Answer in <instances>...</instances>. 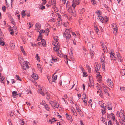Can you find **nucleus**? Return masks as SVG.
<instances>
[{
  "mask_svg": "<svg viewBox=\"0 0 125 125\" xmlns=\"http://www.w3.org/2000/svg\"><path fill=\"white\" fill-rule=\"evenodd\" d=\"M121 112H119L117 111V116L120 117L121 119H119V121L120 122L122 125H125V121L124 120L125 119V116L124 114V111L121 110Z\"/></svg>",
  "mask_w": 125,
  "mask_h": 125,
  "instance_id": "obj_1",
  "label": "nucleus"
},
{
  "mask_svg": "<svg viewBox=\"0 0 125 125\" xmlns=\"http://www.w3.org/2000/svg\"><path fill=\"white\" fill-rule=\"evenodd\" d=\"M65 32L63 34V36L64 37L66 38V41L68 42L69 41V39L71 37V35L69 33L71 32L72 30L71 29H65Z\"/></svg>",
  "mask_w": 125,
  "mask_h": 125,
  "instance_id": "obj_2",
  "label": "nucleus"
},
{
  "mask_svg": "<svg viewBox=\"0 0 125 125\" xmlns=\"http://www.w3.org/2000/svg\"><path fill=\"white\" fill-rule=\"evenodd\" d=\"M80 0H73L72 2V6L73 8H75L76 6L77 5L80 4Z\"/></svg>",
  "mask_w": 125,
  "mask_h": 125,
  "instance_id": "obj_3",
  "label": "nucleus"
},
{
  "mask_svg": "<svg viewBox=\"0 0 125 125\" xmlns=\"http://www.w3.org/2000/svg\"><path fill=\"white\" fill-rule=\"evenodd\" d=\"M107 83L108 85L111 88H112L113 87V83L112 82L110 79H108L107 80Z\"/></svg>",
  "mask_w": 125,
  "mask_h": 125,
  "instance_id": "obj_4",
  "label": "nucleus"
},
{
  "mask_svg": "<svg viewBox=\"0 0 125 125\" xmlns=\"http://www.w3.org/2000/svg\"><path fill=\"white\" fill-rule=\"evenodd\" d=\"M10 48L12 49H14L15 47V42L11 40L10 43Z\"/></svg>",
  "mask_w": 125,
  "mask_h": 125,
  "instance_id": "obj_5",
  "label": "nucleus"
},
{
  "mask_svg": "<svg viewBox=\"0 0 125 125\" xmlns=\"http://www.w3.org/2000/svg\"><path fill=\"white\" fill-rule=\"evenodd\" d=\"M94 67L95 69V70L96 71L99 73V72H98L99 70L101 69V67H98V65L97 63H95L94 65Z\"/></svg>",
  "mask_w": 125,
  "mask_h": 125,
  "instance_id": "obj_6",
  "label": "nucleus"
},
{
  "mask_svg": "<svg viewBox=\"0 0 125 125\" xmlns=\"http://www.w3.org/2000/svg\"><path fill=\"white\" fill-rule=\"evenodd\" d=\"M54 38V40L55 41V43L54 42H53V43H52V44L55 46H57L58 44V37H53Z\"/></svg>",
  "mask_w": 125,
  "mask_h": 125,
  "instance_id": "obj_7",
  "label": "nucleus"
},
{
  "mask_svg": "<svg viewBox=\"0 0 125 125\" xmlns=\"http://www.w3.org/2000/svg\"><path fill=\"white\" fill-rule=\"evenodd\" d=\"M35 25L36 27V31L37 32H39L40 29H41V25L39 23H36Z\"/></svg>",
  "mask_w": 125,
  "mask_h": 125,
  "instance_id": "obj_8",
  "label": "nucleus"
},
{
  "mask_svg": "<svg viewBox=\"0 0 125 125\" xmlns=\"http://www.w3.org/2000/svg\"><path fill=\"white\" fill-rule=\"evenodd\" d=\"M71 11H70L69 12L71 15V16L72 17L73 16L75 17L76 16V11L74 10H72L71 9Z\"/></svg>",
  "mask_w": 125,
  "mask_h": 125,
  "instance_id": "obj_9",
  "label": "nucleus"
},
{
  "mask_svg": "<svg viewBox=\"0 0 125 125\" xmlns=\"http://www.w3.org/2000/svg\"><path fill=\"white\" fill-rule=\"evenodd\" d=\"M108 109L109 110H111L112 108V104L110 103H108L107 104Z\"/></svg>",
  "mask_w": 125,
  "mask_h": 125,
  "instance_id": "obj_10",
  "label": "nucleus"
},
{
  "mask_svg": "<svg viewBox=\"0 0 125 125\" xmlns=\"http://www.w3.org/2000/svg\"><path fill=\"white\" fill-rule=\"evenodd\" d=\"M108 87H106L105 88H104L103 89L105 93L107 95L109 96V93H108Z\"/></svg>",
  "mask_w": 125,
  "mask_h": 125,
  "instance_id": "obj_11",
  "label": "nucleus"
},
{
  "mask_svg": "<svg viewBox=\"0 0 125 125\" xmlns=\"http://www.w3.org/2000/svg\"><path fill=\"white\" fill-rule=\"evenodd\" d=\"M31 76L35 80H37L38 79V76L36 74L33 73V74L31 75Z\"/></svg>",
  "mask_w": 125,
  "mask_h": 125,
  "instance_id": "obj_12",
  "label": "nucleus"
},
{
  "mask_svg": "<svg viewBox=\"0 0 125 125\" xmlns=\"http://www.w3.org/2000/svg\"><path fill=\"white\" fill-rule=\"evenodd\" d=\"M112 27L113 29H115L116 30H117V27L116 24L115 23H113L112 24Z\"/></svg>",
  "mask_w": 125,
  "mask_h": 125,
  "instance_id": "obj_13",
  "label": "nucleus"
},
{
  "mask_svg": "<svg viewBox=\"0 0 125 125\" xmlns=\"http://www.w3.org/2000/svg\"><path fill=\"white\" fill-rule=\"evenodd\" d=\"M98 16L99 17V20L102 23H103L104 22V19L102 16H99V15H98Z\"/></svg>",
  "mask_w": 125,
  "mask_h": 125,
  "instance_id": "obj_14",
  "label": "nucleus"
},
{
  "mask_svg": "<svg viewBox=\"0 0 125 125\" xmlns=\"http://www.w3.org/2000/svg\"><path fill=\"white\" fill-rule=\"evenodd\" d=\"M55 102L52 101H49V103L52 106L53 108H54V104Z\"/></svg>",
  "mask_w": 125,
  "mask_h": 125,
  "instance_id": "obj_15",
  "label": "nucleus"
},
{
  "mask_svg": "<svg viewBox=\"0 0 125 125\" xmlns=\"http://www.w3.org/2000/svg\"><path fill=\"white\" fill-rule=\"evenodd\" d=\"M12 95L14 97H16L18 95L16 91H14L12 92Z\"/></svg>",
  "mask_w": 125,
  "mask_h": 125,
  "instance_id": "obj_16",
  "label": "nucleus"
},
{
  "mask_svg": "<svg viewBox=\"0 0 125 125\" xmlns=\"http://www.w3.org/2000/svg\"><path fill=\"white\" fill-rule=\"evenodd\" d=\"M66 116L67 119L70 121H72V116L69 115L68 114L66 113Z\"/></svg>",
  "mask_w": 125,
  "mask_h": 125,
  "instance_id": "obj_17",
  "label": "nucleus"
},
{
  "mask_svg": "<svg viewBox=\"0 0 125 125\" xmlns=\"http://www.w3.org/2000/svg\"><path fill=\"white\" fill-rule=\"evenodd\" d=\"M88 83L89 86H91L92 87H93L94 86V84L93 81L89 80L88 82Z\"/></svg>",
  "mask_w": 125,
  "mask_h": 125,
  "instance_id": "obj_18",
  "label": "nucleus"
},
{
  "mask_svg": "<svg viewBox=\"0 0 125 125\" xmlns=\"http://www.w3.org/2000/svg\"><path fill=\"white\" fill-rule=\"evenodd\" d=\"M105 57L104 55H103L101 56V62H105Z\"/></svg>",
  "mask_w": 125,
  "mask_h": 125,
  "instance_id": "obj_19",
  "label": "nucleus"
},
{
  "mask_svg": "<svg viewBox=\"0 0 125 125\" xmlns=\"http://www.w3.org/2000/svg\"><path fill=\"white\" fill-rule=\"evenodd\" d=\"M85 10V9L83 8L82 9L79 10V12L80 13L83 14Z\"/></svg>",
  "mask_w": 125,
  "mask_h": 125,
  "instance_id": "obj_20",
  "label": "nucleus"
},
{
  "mask_svg": "<svg viewBox=\"0 0 125 125\" xmlns=\"http://www.w3.org/2000/svg\"><path fill=\"white\" fill-rule=\"evenodd\" d=\"M90 54L92 58H93L94 56V51L90 50Z\"/></svg>",
  "mask_w": 125,
  "mask_h": 125,
  "instance_id": "obj_21",
  "label": "nucleus"
},
{
  "mask_svg": "<svg viewBox=\"0 0 125 125\" xmlns=\"http://www.w3.org/2000/svg\"><path fill=\"white\" fill-rule=\"evenodd\" d=\"M41 42L43 46H45V45L46 44L45 41L44 39H42Z\"/></svg>",
  "mask_w": 125,
  "mask_h": 125,
  "instance_id": "obj_22",
  "label": "nucleus"
},
{
  "mask_svg": "<svg viewBox=\"0 0 125 125\" xmlns=\"http://www.w3.org/2000/svg\"><path fill=\"white\" fill-rule=\"evenodd\" d=\"M120 73L122 75L124 76L125 75V69H123L120 71Z\"/></svg>",
  "mask_w": 125,
  "mask_h": 125,
  "instance_id": "obj_23",
  "label": "nucleus"
},
{
  "mask_svg": "<svg viewBox=\"0 0 125 125\" xmlns=\"http://www.w3.org/2000/svg\"><path fill=\"white\" fill-rule=\"evenodd\" d=\"M110 53V57L111 59L115 60V56L113 55L114 54H113L112 53Z\"/></svg>",
  "mask_w": 125,
  "mask_h": 125,
  "instance_id": "obj_24",
  "label": "nucleus"
},
{
  "mask_svg": "<svg viewBox=\"0 0 125 125\" xmlns=\"http://www.w3.org/2000/svg\"><path fill=\"white\" fill-rule=\"evenodd\" d=\"M44 106L45 108L47 110V111H50V109L49 106H48L47 104H45L44 105Z\"/></svg>",
  "mask_w": 125,
  "mask_h": 125,
  "instance_id": "obj_25",
  "label": "nucleus"
},
{
  "mask_svg": "<svg viewBox=\"0 0 125 125\" xmlns=\"http://www.w3.org/2000/svg\"><path fill=\"white\" fill-rule=\"evenodd\" d=\"M55 1H54V0H52V8L54 9H55Z\"/></svg>",
  "mask_w": 125,
  "mask_h": 125,
  "instance_id": "obj_26",
  "label": "nucleus"
},
{
  "mask_svg": "<svg viewBox=\"0 0 125 125\" xmlns=\"http://www.w3.org/2000/svg\"><path fill=\"white\" fill-rule=\"evenodd\" d=\"M52 58L53 61H58V59L57 58L54 56H52Z\"/></svg>",
  "mask_w": 125,
  "mask_h": 125,
  "instance_id": "obj_27",
  "label": "nucleus"
},
{
  "mask_svg": "<svg viewBox=\"0 0 125 125\" xmlns=\"http://www.w3.org/2000/svg\"><path fill=\"white\" fill-rule=\"evenodd\" d=\"M56 52L57 53L58 55L60 57H61L62 56V54L60 50L58 51L57 52Z\"/></svg>",
  "mask_w": 125,
  "mask_h": 125,
  "instance_id": "obj_28",
  "label": "nucleus"
},
{
  "mask_svg": "<svg viewBox=\"0 0 125 125\" xmlns=\"http://www.w3.org/2000/svg\"><path fill=\"white\" fill-rule=\"evenodd\" d=\"M10 19L12 23L14 25H15V23L12 17H11L10 18Z\"/></svg>",
  "mask_w": 125,
  "mask_h": 125,
  "instance_id": "obj_29",
  "label": "nucleus"
},
{
  "mask_svg": "<svg viewBox=\"0 0 125 125\" xmlns=\"http://www.w3.org/2000/svg\"><path fill=\"white\" fill-rule=\"evenodd\" d=\"M21 13L22 17H24L27 15V14L25 13V12L24 10L22 11Z\"/></svg>",
  "mask_w": 125,
  "mask_h": 125,
  "instance_id": "obj_30",
  "label": "nucleus"
},
{
  "mask_svg": "<svg viewBox=\"0 0 125 125\" xmlns=\"http://www.w3.org/2000/svg\"><path fill=\"white\" fill-rule=\"evenodd\" d=\"M72 111L73 112V115L76 116H77V113H76V111H75V109L73 108V109L72 110Z\"/></svg>",
  "mask_w": 125,
  "mask_h": 125,
  "instance_id": "obj_31",
  "label": "nucleus"
},
{
  "mask_svg": "<svg viewBox=\"0 0 125 125\" xmlns=\"http://www.w3.org/2000/svg\"><path fill=\"white\" fill-rule=\"evenodd\" d=\"M39 92L40 94H41L42 95L44 96V95L45 94L42 91V89H40L39 90Z\"/></svg>",
  "mask_w": 125,
  "mask_h": 125,
  "instance_id": "obj_32",
  "label": "nucleus"
},
{
  "mask_svg": "<svg viewBox=\"0 0 125 125\" xmlns=\"http://www.w3.org/2000/svg\"><path fill=\"white\" fill-rule=\"evenodd\" d=\"M99 104L100 106L102 108H103L104 107V104L103 102L100 101L99 102Z\"/></svg>",
  "mask_w": 125,
  "mask_h": 125,
  "instance_id": "obj_33",
  "label": "nucleus"
},
{
  "mask_svg": "<svg viewBox=\"0 0 125 125\" xmlns=\"http://www.w3.org/2000/svg\"><path fill=\"white\" fill-rule=\"evenodd\" d=\"M87 68V69L88 70L89 73L91 72V68L88 65H86Z\"/></svg>",
  "mask_w": 125,
  "mask_h": 125,
  "instance_id": "obj_34",
  "label": "nucleus"
},
{
  "mask_svg": "<svg viewBox=\"0 0 125 125\" xmlns=\"http://www.w3.org/2000/svg\"><path fill=\"white\" fill-rule=\"evenodd\" d=\"M91 2L92 4L94 5H96V1L95 0H91Z\"/></svg>",
  "mask_w": 125,
  "mask_h": 125,
  "instance_id": "obj_35",
  "label": "nucleus"
},
{
  "mask_svg": "<svg viewBox=\"0 0 125 125\" xmlns=\"http://www.w3.org/2000/svg\"><path fill=\"white\" fill-rule=\"evenodd\" d=\"M24 65L25 67H26V68H28L29 66H28V64L27 63V61H25V64H23Z\"/></svg>",
  "mask_w": 125,
  "mask_h": 125,
  "instance_id": "obj_36",
  "label": "nucleus"
},
{
  "mask_svg": "<svg viewBox=\"0 0 125 125\" xmlns=\"http://www.w3.org/2000/svg\"><path fill=\"white\" fill-rule=\"evenodd\" d=\"M57 16L58 17V18L57 19V20L59 21H61V19L60 17L61 16L59 13H57Z\"/></svg>",
  "mask_w": 125,
  "mask_h": 125,
  "instance_id": "obj_37",
  "label": "nucleus"
},
{
  "mask_svg": "<svg viewBox=\"0 0 125 125\" xmlns=\"http://www.w3.org/2000/svg\"><path fill=\"white\" fill-rule=\"evenodd\" d=\"M82 100L83 101L85 105L86 106L87 104V101L86 100H85V99H83V98H82Z\"/></svg>",
  "mask_w": 125,
  "mask_h": 125,
  "instance_id": "obj_38",
  "label": "nucleus"
},
{
  "mask_svg": "<svg viewBox=\"0 0 125 125\" xmlns=\"http://www.w3.org/2000/svg\"><path fill=\"white\" fill-rule=\"evenodd\" d=\"M59 105L58 103H56L55 102V104H54V108L55 107L58 108L59 107Z\"/></svg>",
  "mask_w": 125,
  "mask_h": 125,
  "instance_id": "obj_39",
  "label": "nucleus"
},
{
  "mask_svg": "<svg viewBox=\"0 0 125 125\" xmlns=\"http://www.w3.org/2000/svg\"><path fill=\"white\" fill-rule=\"evenodd\" d=\"M78 114H79L80 116L81 117L83 116V112L81 110L78 111Z\"/></svg>",
  "mask_w": 125,
  "mask_h": 125,
  "instance_id": "obj_40",
  "label": "nucleus"
},
{
  "mask_svg": "<svg viewBox=\"0 0 125 125\" xmlns=\"http://www.w3.org/2000/svg\"><path fill=\"white\" fill-rule=\"evenodd\" d=\"M105 110L106 108L105 107L104 108H103V110H102V113L103 115L104 114L106 113Z\"/></svg>",
  "mask_w": 125,
  "mask_h": 125,
  "instance_id": "obj_41",
  "label": "nucleus"
},
{
  "mask_svg": "<svg viewBox=\"0 0 125 125\" xmlns=\"http://www.w3.org/2000/svg\"><path fill=\"white\" fill-rule=\"evenodd\" d=\"M35 58H37V60L39 61H40V58H39V57L38 56V54H36V56L35 57Z\"/></svg>",
  "mask_w": 125,
  "mask_h": 125,
  "instance_id": "obj_42",
  "label": "nucleus"
},
{
  "mask_svg": "<svg viewBox=\"0 0 125 125\" xmlns=\"http://www.w3.org/2000/svg\"><path fill=\"white\" fill-rule=\"evenodd\" d=\"M16 78L18 80H19L21 81V80L20 79V77L18 75H16Z\"/></svg>",
  "mask_w": 125,
  "mask_h": 125,
  "instance_id": "obj_43",
  "label": "nucleus"
},
{
  "mask_svg": "<svg viewBox=\"0 0 125 125\" xmlns=\"http://www.w3.org/2000/svg\"><path fill=\"white\" fill-rule=\"evenodd\" d=\"M117 60L119 62H122V61L123 60L122 58V57L118 58Z\"/></svg>",
  "mask_w": 125,
  "mask_h": 125,
  "instance_id": "obj_44",
  "label": "nucleus"
},
{
  "mask_svg": "<svg viewBox=\"0 0 125 125\" xmlns=\"http://www.w3.org/2000/svg\"><path fill=\"white\" fill-rule=\"evenodd\" d=\"M116 54L117 57H118V58L121 57V55H120V54L119 53V52H116Z\"/></svg>",
  "mask_w": 125,
  "mask_h": 125,
  "instance_id": "obj_45",
  "label": "nucleus"
},
{
  "mask_svg": "<svg viewBox=\"0 0 125 125\" xmlns=\"http://www.w3.org/2000/svg\"><path fill=\"white\" fill-rule=\"evenodd\" d=\"M5 42L2 41V42H1L0 43V45L2 46H4L5 45Z\"/></svg>",
  "mask_w": 125,
  "mask_h": 125,
  "instance_id": "obj_46",
  "label": "nucleus"
},
{
  "mask_svg": "<svg viewBox=\"0 0 125 125\" xmlns=\"http://www.w3.org/2000/svg\"><path fill=\"white\" fill-rule=\"evenodd\" d=\"M2 9L3 10V11L4 12H5L6 10V7L4 6H3Z\"/></svg>",
  "mask_w": 125,
  "mask_h": 125,
  "instance_id": "obj_47",
  "label": "nucleus"
},
{
  "mask_svg": "<svg viewBox=\"0 0 125 125\" xmlns=\"http://www.w3.org/2000/svg\"><path fill=\"white\" fill-rule=\"evenodd\" d=\"M61 23V21H59L58 22H57L56 23V25L58 26L60 25V23Z\"/></svg>",
  "mask_w": 125,
  "mask_h": 125,
  "instance_id": "obj_48",
  "label": "nucleus"
},
{
  "mask_svg": "<svg viewBox=\"0 0 125 125\" xmlns=\"http://www.w3.org/2000/svg\"><path fill=\"white\" fill-rule=\"evenodd\" d=\"M55 46V47H54V48L55 49L56 48L58 51H59V49L60 48L59 47V45H58H58H57V46Z\"/></svg>",
  "mask_w": 125,
  "mask_h": 125,
  "instance_id": "obj_49",
  "label": "nucleus"
},
{
  "mask_svg": "<svg viewBox=\"0 0 125 125\" xmlns=\"http://www.w3.org/2000/svg\"><path fill=\"white\" fill-rule=\"evenodd\" d=\"M87 73L86 72H84L83 73V77H86L87 76L86 75Z\"/></svg>",
  "mask_w": 125,
  "mask_h": 125,
  "instance_id": "obj_50",
  "label": "nucleus"
},
{
  "mask_svg": "<svg viewBox=\"0 0 125 125\" xmlns=\"http://www.w3.org/2000/svg\"><path fill=\"white\" fill-rule=\"evenodd\" d=\"M102 90H100V94H99V95L101 97H102V96L103 95V93H102Z\"/></svg>",
  "mask_w": 125,
  "mask_h": 125,
  "instance_id": "obj_51",
  "label": "nucleus"
},
{
  "mask_svg": "<svg viewBox=\"0 0 125 125\" xmlns=\"http://www.w3.org/2000/svg\"><path fill=\"white\" fill-rule=\"evenodd\" d=\"M120 89L121 91H125V88L123 87H120Z\"/></svg>",
  "mask_w": 125,
  "mask_h": 125,
  "instance_id": "obj_52",
  "label": "nucleus"
},
{
  "mask_svg": "<svg viewBox=\"0 0 125 125\" xmlns=\"http://www.w3.org/2000/svg\"><path fill=\"white\" fill-rule=\"evenodd\" d=\"M98 90L100 89V85L98 84V83L97 84V86H96Z\"/></svg>",
  "mask_w": 125,
  "mask_h": 125,
  "instance_id": "obj_53",
  "label": "nucleus"
},
{
  "mask_svg": "<svg viewBox=\"0 0 125 125\" xmlns=\"http://www.w3.org/2000/svg\"><path fill=\"white\" fill-rule=\"evenodd\" d=\"M79 67L82 71H83L84 69L83 67H82L81 65H80Z\"/></svg>",
  "mask_w": 125,
  "mask_h": 125,
  "instance_id": "obj_54",
  "label": "nucleus"
},
{
  "mask_svg": "<svg viewBox=\"0 0 125 125\" xmlns=\"http://www.w3.org/2000/svg\"><path fill=\"white\" fill-rule=\"evenodd\" d=\"M114 30V33L115 32V34H116L117 33V31H118V29H117V30H116L115 29H113Z\"/></svg>",
  "mask_w": 125,
  "mask_h": 125,
  "instance_id": "obj_55",
  "label": "nucleus"
},
{
  "mask_svg": "<svg viewBox=\"0 0 125 125\" xmlns=\"http://www.w3.org/2000/svg\"><path fill=\"white\" fill-rule=\"evenodd\" d=\"M43 1V2H42V3H41V5L43 6V5L45 4L46 3V1Z\"/></svg>",
  "mask_w": 125,
  "mask_h": 125,
  "instance_id": "obj_56",
  "label": "nucleus"
},
{
  "mask_svg": "<svg viewBox=\"0 0 125 125\" xmlns=\"http://www.w3.org/2000/svg\"><path fill=\"white\" fill-rule=\"evenodd\" d=\"M94 25L95 29H97V28H98L97 25H96L95 23H94Z\"/></svg>",
  "mask_w": 125,
  "mask_h": 125,
  "instance_id": "obj_57",
  "label": "nucleus"
},
{
  "mask_svg": "<svg viewBox=\"0 0 125 125\" xmlns=\"http://www.w3.org/2000/svg\"><path fill=\"white\" fill-rule=\"evenodd\" d=\"M56 79H55V76L54 77H52V80L53 82H55V80Z\"/></svg>",
  "mask_w": 125,
  "mask_h": 125,
  "instance_id": "obj_58",
  "label": "nucleus"
},
{
  "mask_svg": "<svg viewBox=\"0 0 125 125\" xmlns=\"http://www.w3.org/2000/svg\"><path fill=\"white\" fill-rule=\"evenodd\" d=\"M44 33V30H40L39 31V33L42 34Z\"/></svg>",
  "mask_w": 125,
  "mask_h": 125,
  "instance_id": "obj_59",
  "label": "nucleus"
},
{
  "mask_svg": "<svg viewBox=\"0 0 125 125\" xmlns=\"http://www.w3.org/2000/svg\"><path fill=\"white\" fill-rule=\"evenodd\" d=\"M101 118L102 119V121L103 122V123H104V122H105V119L102 117Z\"/></svg>",
  "mask_w": 125,
  "mask_h": 125,
  "instance_id": "obj_60",
  "label": "nucleus"
},
{
  "mask_svg": "<svg viewBox=\"0 0 125 125\" xmlns=\"http://www.w3.org/2000/svg\"><path fill=\"white\" fill-rule=\"evenodd\" d=\"M10 114L11 116H13V115L14 114V113H13V112L11 111L10 112Z\"/></svg>",
  "mask_w": 125,
  "mask_h": 125,
  "instance_id": "obj_61",
  "label": "nucleus"
},
{
  "mask_svg": "<svg viewBox=\"0 0 125 125\" xmlns=\"http://www.w3.org/2000/svg\"><path fill=\"white\" fill-rule=\"evenodd\" d=\"M4 78H1V82L3 83V84H4Z\"/></svg>",
  "mask_w": 125,
  "mask_h": 125,
  "instance_id": "obj_62",
  "label": "nucleus"
},
{
  "mask_svg": "<svg viewBox=\"0 0 125 125\" xmlns=\"http://www.w3.org/2000/svg\"><path fill=\"white\" fill-rule=\"evenodd\" d=\"M108 124L109 125H112V122L111 120H109L108 122Z\"/></svg>",
  "mask_w": 125,
  "mask_h": 125,
  "instance_id": "obj_63",
  "label": "nucleus"
},
{
  "mask_svg": "<svg viewBox=\"0 0 125 125\" xmlns=\"http://www.w3.org/2000/svg\"><path fill=\"white\" fill-rule=\"evenodd\" d=\"M37 66L38 68H39L40 69H41V67L40 65L39 64H37Z\"/></svg>",
  "mask_w": 125,
  "mask_h": 125,
  "instance_id": "obj_64",
  "label": "nucleus"
}]
</instances>
